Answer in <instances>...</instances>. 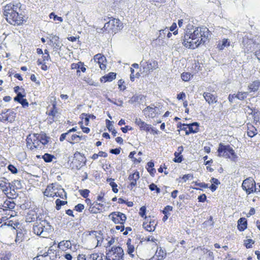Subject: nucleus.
Wrapping results in <instances>:
<instances>
[{
	"instance_id": "nucleus-27",
	"label": "nucleus",
	"mask_w": 260,
	"mask_h": 260,
	"mask_svg": "<svg viewBox=\"0 0 260 260\" xmlns=\"http://www.w3.org/2000/svg\"><path fill=\"white\" fill-rule=\"evenodd\" d=\"M44 225V227H42V230H43V232H45V237H47L48 236L49 232L52 231V226L47 220H46V223H45Z\"/></svg>"
},
{
	"instance_id": "nucleus-51",
	"label": "nucleus",
	"mask_w": 260,
	"mask_h": 260,
	"mask_svg": "<svg viewBox=\"0 0 260 260\" xmlns=\"http://www.w3.org/2000/svg\"><path fill=\"white\" fill-rule=\"evenodd\" d=\"M84 208V206L82 204H78L75 206V210L78 212H82Z\"/></svg>"
},
{
	"instance_id": "nucleus-7",
	"label": "nucleus",
	"mask_w": 260,
	"mask_h": 260,
	"mask_svg": "<svg viewBox=\"0 0 260 260\" xmlns=\"http://www.w3.org/2000/svg\"><path fill=\"white\" fill-rule=\"evenodd\" d=\"M109 216L115 224H123L126 219V215L120 212H113Z\"/></svg>"
},
{
	"instance_id": "nucleus-20",
	"label": "nucleus",
	"mask_w": 260,
	"mask_h": 260,
	"mask_svg": "<svg viewBox=\"0 0 260 260\" xmlns=\"http://www.w3.org/2000/svg\"><path fill=\"white\" fill-rule=\"evenodd\" d=\"M116 74L114 72H110L101 78V82H111L116 78Z\"/></svg>"
},
{
	"instance_id": "nucleus-48",
	"label": "nucleus",
	"mask_w": 260,
	"mask_h": 260,
	"mask_svg": "<svg viewBox=\"0 0 260 260\" xmlns=\"http://www.w3.org/2000/svg\"><path fill=\"white\" fill-rule=\"evenodd\" d=\"M24 96H25V95H23L21 92H19L14 98V100L15 102L19 103L23 99Z\"/></svg>"
},
{
	"instance_id": "nucleus-37",
	"label": "nucleus",
	"mask_w": 260,
	"mask_h": 260,
	"mask_svg": "<svg viewBox=\"0 0 260 260\" xmlns=\"http://www.w3.org/2000/svg\"><path fill=\"white\" fill-rule=\"evenodd\" d=\"M174 155L175 157L173 159V161L175 162L180 163L182 161L183 156L182 155L178 153L177 152H175L174 153Z\"/></svg>"
},
{
	"instance_id": "nucleus-18",
	"label": "nucleus",
	"mask_w": 260,
	"mask_h": 260,
	"mask_svg": "<svg viewBox=\"0 0 260 260\" xmlns=\"http://www.w3.org/2000/svg\"><path fill=\"white\" fill-rule=\"evenodd\" d=\"M8 180L5 178H3L0 179V188L5 194L8 193Z\"/></svg>"
},
{
	"instance_id": "nucleus-49",
	"label": "nucleus",
	"mask_w": 260,
	"mask_h": 260,
	"mask_svg": "<svg viewBox=\"0 0 260 260\" xmlns=\"http://www.w3.org/2000/svg\"><path fill=\"white\" fill-rule=\"evenodd\" d=\"M83 65V63L82 62H79L77 63H73L71 64L72 69L80 70L81 66Z\"/></svg>"
},
{
	"instance_id": "nucleus-53",
	"label": "nucleus",
	"mask_w": 260,
	"mask_h": 260,
	"mask_svg": "<svg viewBox=\"0 0 260 260\" xmlns=\"http://www.w3.org/2000/svg\"><path fill=\"white\" fill-rule=\"evenodd\" d=\"M193 176L192 174H188L186 175H184L182 177V179L184 180V182H186L188 180H191L193 179Z\"/></svg>"
},
{
	"instance_id": "nucleus-30",
	"label": "nucleus",
	"mask_w": 260,
	"mask_h": 260,
	"mask_svg": "<svg viewBox=\"0 0 260 260\" xmlns=\"http://www.w3.org/2000/svg\"><path fill=\"white\" fill-rule=\"evenodd\" d=\"M230 45V42L227 39H224L222 41L221 44H218V48L219 50H223L224 47L229 46Z\"/></svg>"
},
{
	"instance_id": "nucleus-54",
	"label": "nucleus",
	"mask_w": 260,
	"mask_h": 260,
	"mask_svg": "<svg viewBox=\"0 0 260 260\" xmlns=\"http://www.w3.org/2000/svg\"><path fill=\"white\" fill-rule=\"evenodd\" d=\"M106 126L109 131H112L113 129V126L112 124V122L108 119L106 120Z\"/></svg>"
},
{
	"instance_id": "nucleus-9",
	"label": "nucleus",
	"mask_w": 260,
	"mask_h": 260,
	"mask_svg": "<svg viewBox=\"0 0 260 260\" xmlns=\"http://www.w3.org/2000/svg\"><path fill=\"white\" fill-rule=\"evenodd\" d=\"M45 223H46V220H41L38 222V223H36L33 228L35 234L43 238L45 237L46 235L45 232L42 230V227H44Z\"/></svg>"
},
{
	"instance_id": "nucleus-38",
	"label": "nucleus",
	"mask_w": 260,
	"mask_h": 260,
	"mask_svg": "<svg viewBox=\"0 0 260 260\" xmlns=\"http://www.w3.org/2000/svg\"><path fill=\"white\" fill-rule=\"evenodd\" d=\"M248 94L247 92H238L236 94V98L240 100H243L247 97Z\"/></svg>"
},
{
	"instance_id": "nucleus-44",
	"label": "nucleus",
	"mask_w": 260,
	"mask_h": 260,
	"mask_svg": "<svg viewBox=\"0 0 260 260\" xmlns=\"http://www.w3.org/2000/svg\"><path fill=\"white\" fill-rule=\"evenodd\" d=\"M90 257V260H103L102 256H100L97 253L91 254Z\"/></svg>"
},
{
	"instance_id": "nucleus-46",
	"label": "nucleus",
	"mask_w": 260,
	"mask_h": 260,
	"mask_svg": "<svg viewBox=\"0 0 260 260\" xmlns=\"http://www.w3.org/2000/svg\"><path fill=\"white\" fill-rule=\"evenodd\" d=\"M79 192H80V194L84 198H87V197L89 196L90 191L88 189H85L80 190Z\"/></svg>"
},
{
	"instance_id": "nucleus-21",
	"label": "nucleus",
	"mask_w": 260,
	"mask_h": 260,
	"mask_svg": "<svg viewBox=\"0 0 260 260\" xmlns=\"http://www.w3.org/2000/svg\"><path fill=\"white\" fill-rule=\"evenodd\" d=\"M247 228V220L245 218H240L238 221V229L240 231H243Z\"/></svg>"
},
{
	"instance_id": "nucleus-35",
	"label": "nucleus",
	"mask_w": 260,
	"mask_h": 260,
	"mask_svg": "<svg viewBox=\"0 0 260 260\" xmlns=\"http://www.w3.org/2000/svg\"><path fill=\"white\" fill-rule=\"evenodd\" d=\"M57 113V110L56 107V105L54 104L53 105V107L52 109L50 110L47 112V114L49 116H52L53 117H55L56 114Z\"/></svg>"
},
{
	"instance_id": "nucleus-59",
	"label": "nucleus",
	"mask_w": 260,
	"mask_h": 260,
	"mask_svg": "<svg viewBox=\"0 0 260 260\" xmlns=\"http://www.w3.org/2000/svg\"><path fill=\"white\" fill-rule=\"evenodd\" d=\"M121 148L111 149L110 150V152L112 154L118 155L120 152Z\"/></svg>"
},
{
	"instance_id": "nucleus-45",
	"label": "nucleus",
	"mask_w": 260,
	"mask_h": 260,
	"mask_svg": "<svg viewBox=\"0 0 260 260\" xmlns=\"http://www.w3.org/2000/svg\"><path fill=\"white\" fill-rule=\"evenodd\" d=\"M254 241L252 239H247L244 241V245L247 248H250L252 247V244H254Z\"/></svg>"
},
{
	"instance_id": "nucleus-22",
	"label": "nucleus",
	"mask_w": 260,
	"mask_h": 260,
	"mask_svg": "<svg viewBox=\"0 0 260 260\" xmlns=\"http://www.w3.org/2000/svg\"><path fill=\"white\" fill-rule=\"evenodd\" d=\"M92 205H90L89 208V212L91 213H98L99 212H101V209H100L99 206L103 207L104 205L102 204L96 203L94 206H92Z\"/></svg>"
},
{
	"instance_id": "nucleus-8",
	"label": "nucleus",
	"mask_w": 260,
	"mask_h": 260,
	"mask_svg": "<svg viewBox=\"0 0 260 260\" xmlns=\"http://www.w3.org/2000/svg\"><path fill=\"white\" fill-rule=\"evenodd\" d=\"M255 181L251 178L245 179L242 183V187L244 190L246 191L247 194L253 193L252 186L255 187Z\"/></svg>"
},
{
	"instance_id": "nucleus-23",
	"label": "nucleus",
	"mask_w": 260,
	"mask_h": 260,
	"mask_svg": "<svg viewBox=\"0 0 260 260\" xmlns=\"http://www.w3.org/2000/svg\"><path fill=\"white\" fill-rule=\"evenodd\" d=\"M156 225V224L155 223V221L152 220L150 221L149 224L143 223V226L147 231L152 232L155 230Z\"/></svg>"
},
{
	"instance_id": "nucleus-12",
	"label": "nucleus",
	"mask_w": 260,
	"mask_h": 260,
	"mask_svg": "<svg viewBox=\"0 0 260 260\" xmlns=\"http://www.w3.org/2000/svg\"><path fill=\"white\" fill-rule=\"evenodd\" d=\"M41 220V219L39 217L38 214L34 211H30L25 217V221L27 222H31L36 220L37 221L36 223H38V222Z\"/></svg>"
},
{
	"instance_id": "nucleus-4",
	"label": "nucleus",
	"mask_w": 260,
	"mask_h": 260,
	"mask_svg": "<svg viewBox=\"0 0 260 260\" xmlns=\"http://www.w3.org/2000/svg\"><path fill=\"white\" fill-rule=\"evenodd\" d=\"M107 260H123L124 252L120 246H112L106 252Z\"/></svg>"
},
{
	"instance_id": "nucleus-17",
	"label": "nucleus",
	"mask_w": 260,
	"mask_h": 260,
	"mask_svg": "<svg viewBox=\"0 0 260 260\" xmlns=\"http://www.w3.org/2000/svg\"><path fill=\"white\" fill-rule=\"evenodd\" d=\"M203 96L207 102L210 105L216 103V97L210 92H204Z\"/></svg>"
},
{
	"instance_id": "nucleus-31",
	"label": "nucleus",
	"mask_w": 260,
	"mask_h": 260,
	"mask_svg": "<svg viewBox=\"0 0 260 260\" xmlns=\"http://www.w3.org/2000/svg\"><path fill=\"white\" fill-rule=\"evenodd\" d=\"M42 158L46 162H50L53 161V158H55V156L53 155L46 153L42 156Z\"/></svg>"
},
{
	"instance_id": "nucleus-61",
	"label": "nucleus",
	"mask_w": 260,
	"mask_h": 260,
	"mask_svg": "<svg viewBox=\"0 0 260 260\" xmlns=\"http://www.w3.org/2000/svg\"><path fill=\"white\" fill-rule=\"evenodd\" d=\"M115 240L114 239L112 238L107 243V245L106 246V251H107V249H111L112 247L111 246L114 243Z\"/></svg>"
},
{
	"instance_id": "nucleus-26",
	"label": "nucleus",
	"mask_w": 260,
	"mask_h": 260,
	"mask_svg": "<svg viewBox=\"0 0 260 260\" xmlns=\"http://www.w3.org/2000/svg\"><path fill=\"white\" fill-rule=\"evenodd\" d=\"M126 245L127 247V252L132 257L134 256L133 252L134 251L135 248L133 245L132 244V240L131 239H128L126 242Z\"/></svg>"
},
{
	"instance_id": "nucleus-32",
	"label": "nucleus",
	"mask_w": 260,
	"mask_h": 260,
	"mask_svg": "<svg viewBox=\"0 0 260 260\" xmlns=\"http://www.w3.org/2000/svg\"><path fill=\"white\" fill-rule=\"evenodd\" d=\"M259 86V82L258 81H255L253 82L251 84H250L248 87L249 88L253 91H255L258 90Z\"/></svg>"
},
{
	"instance_id": "nucleus-63",
	"label": "nucleus",
	"mask_w": 260,
	"mask_h": 260,
	"mask_svg": "<svg viewBox=\"0 0 260 260\" xmlns=\"http://www.w3.org/2000/svg\"><path fill=\"white\" fill-rule=\"evenodd\" d=\"M206 196L205 194H202L198 197V200L200 202H204L206 200Z\"/></svg>"
},
{
	"instance_id": "nucleus-33",
	"label": "nucleus",
	"mask_w": 260,
	"mask_h": 260,
	"mask_svg": "<svg viewBox=\"0 0 260 260\" xmlns=\"http://www.w3.org/2000/svg\"><path fill=\"white\" fill-rule=\"evenodd\" d=\"M139 127L141 130H143L146 132H149L150 129L153 130V129L150 127V125L145 123L144 121L140 124Z\"/></svg>"
},
{
	"instance_id": "nucleus-25",
	"label": "nucleus",
	"mask_w": 260,
	"mask_h": 260,
	"mask_svg": "<svg viewBox=\"0 0 260 260\" xmlns=\"http://www.w3.org/2000/svg\"><path fill=\"white\" fill-rule=\"evenodd\" d=\"M257 129L252 124H248L247 126V135L252 138L257 134Z\"/></svg>"
},
{
	"instance_id": "nucleus-57",
	"label": "nucleus",
	"mask_w": 260,
	"mask_h": 260,
	"mask_svg": "<svg viewBox=\"0 0 260 260\" xmlns=\"http://www.w3.org/2000/svg\"><path fill=\"white\" fill-rule=\"evenodd\" d=\"M110 186L112 188V190L114 193H117L118 191V189H117V184L114 182H111Z\"/></svg>"
},
{
	"instance_id": "nucleus-34",
	"label": "nucleus",
	"mask_w": 260,
	"mask_h": 260,
	"mask_svg": "<svg viewBox=\"0 0 260 260\" xmlns=\"http://www.w3.org/2000/svg\"><path fill=\"white\" fill-rule=\"evenodd\" d=\"M12 186L16 189H19L22 188V183L20 180H14L12 182Z\"/></svg>"
},
{
	"instance_id": "nucleus-40",
	"label": "nucleus",
	"mask_w": 260,
	"mask_h": 260,
	"mask_svg": "<svg viewBox=\"0 0 260 260\" xmlns=\"http://www.w3.org/2000/svg\"><path fill=\"white\" fill-rule=\"evenodd\" d=\"M191 74L188 72H184L181 74V77L183 81L187 82L190 79Z\"/></svg>"
},
{
	"instance_id": "nucleus-2",
	"label": "nucleus",
	"mask_w": 260,
	"mask_h": 260,
	"mask_svg": "<svg viewBox=\"0 0 260 260\" xmlns=\"http://www.w3.org/2000/svg\"><path fill=\"white\" fill-rule=\"evenodd\" d=\"M21 4L12 2L4 7V15L8 22L12 25H20L23 22V15L20 12Z\"/></svg>"
},
{
	"instance_id": "nucleus-64",
	"label": "nucleus",
	"mask_w": 260,
	"mask_h": 260,
	"mask_svg": "<svg viewBox=\"0 0 260 260\" xmlns=\"http://www.w3.org/2000/svg\"><path fill=\"white\" fill-rule=\"evenodd\" d=\"M186 97L185 93L183 92H181L177 95V99L178 100H183Z\"/></svg>"
},
{
	"instance_id": "nucleus-10",
	"label": "nucleus",
	"mask_w": 260,
	"mask_h": 260,
	"mask_svg": "<svg viewBox=\"0 0 260 260\" xmlns=\"http://www.w3.org/2000/svg\"><path fill=\"white\" fill-rule=\"evenodd\" d=\"M158 68L157 62L155 60H148L143 64V72L148 73Z\"/></svg>"
},
{
	"instance_id": "nucleus-55",
	"label": "nucleus",
	"mask_w": 260,
	"mask_h": 260,
	"mask_svg": "<svg viewBox=\"0 0 260 260\" xmlns=\"http://www.w3.org/2000/svg\"><path fill=\"white\" fill-rule=\"evenodd\" d=\"M167 31L165 32V29L160 30L159 31V36H158L157 40H160V39H162L165 37V35H167Z\"/></svg>"
},
{
	"instance_id": "nucleus-62",
	"label": "nucleus",
	"mask_w": 260,
	"mask_h": 260,
	"mask_svg": "<svg viewBox=\"0 0 260 260\" xmlns=\"http://www.w3.org/2000/svg\"><path fill=\"white\" fill-rule=\"evenodd\" d=\"M19 103L23 107H28V102L25 99H23Z\"/></svg>"
},
{
	"instance_id": "nucleus-1",
	"label": "nucleus",
	"mask_w": 260,
	"mask_h": 260,
	"mask_svg": "<svg viewBox=\"0 0 260 260\" xmlns=\"http://www.w3.org/2000/svg\"><path fill=\"white\" fill-rule=\"evenodd\" d=\"M209 31L207 27H196L192 33L186 32L182 38V44L190 49H195L204 44Z\"/></svg>"
},
{
	"instance_id": "nucleus-15",
	"label": "nucleus",
	"mask_w": 260,
	"mask_h": 260,
	"mask_svg": "<svg viewBox=\"0 0 260 260\" xmlns=\"http://www.w3.org/2000/svg\"><path fill=\"white\" fill-rule=\"evenodd\" d=\"M56 189H57L55 187L53 183L49 184L44 191V194L48 197H54V191H55Z\"/></svg>"
},
{
	"instance_id": "nucleus-14",
	"label": "nucleus",
	"mask_w": 260,
	"mask_h": 260,
	"mask_svg": "<svg viewBox=\"0 0 260 260\" xmlns=\"http://www.w3.org/2000/svg\"><path fill=\"white\" fill-rule=\"evenodd\" d=\"M140 178V174L139 172H136L128 176V180L131 181L130 185L132 188L137 185V181Z\"/></svg>"
},
{
	"instance_id": "nucleus-11",
	"label": "nucleus",
	"mask_w": 260,
	"mask_h": 260,
	"mask_svg": "<svg viewBox=\"0 0 260 260\" xmlns=\"http://www.w3.org/2000/svg\"><path fill=\"white\" fill-rule=\"evenodd\" d=\"M33 137L38 139L40 141V142L44 146L47 144L50 140V138L47 136L46 134L44 133H41L40 134H34L33 135Z\"/></svg>"
},
{
	"instance_id": "nucleus-13",
	"label": "nucleus",
	"mask_w": 260,
	"mask_h": 260,
	"mask_svg": "<svg viewBox=\"0 0 260 260\" xmlns=\"http://www.w3.org/2000/svg\"><path fill=\"white\" fill-rule=\"evenodd\" d=\"M50 41L52 44V46L54 48L60 50L62 44L59 41L58 36L52 34L50 35Z\"/></svg>"
},
{
	"instance_id": "nucleus-39",
	"label": "nucleus",
	"mask_w": 260,
	"mask_h": 260,
	"mask_svg": "<svg viewBox=\"0 0 260 260\" xmlns=\"http://www.w3.org/2000/svg\"><path fill=\"white\" fill-rule=\"evenodd\" d=\"M16 113L14 112H10L9 114L7 115V117H5L7 121L12 122L15 120Z\"/></svg>"
},
{
	"instance_id": "nucleus-43",
	"label": "nucleus",
	"mask_w": 260,
	"mask_h": 260,
	"mask_svg": "<svg viewBox=\"0 0 260 260\" xmlns=\"http://www.w3.org/2000/svg\"><path fill=\"white\" fill-rule=\"evenodd\" d=\"M149 188L151 191L155 190L156 192L158 193L160 192V189L157 185L152 183L149 185Z\"/></svg>"
},
{
	"instance_id": "nucleus-36",
	"label": "nucleus",
	"mask_w": 260,
	"mask_h": 260,
	"mask_svg": "<svg viewBox=\"0 0 260 260\" xmlns=\"http://www.w3.org/2000/svg\"><path fill=\"white\" fill-rule=\"evenodd\" d=\"M67 201H61L60 199H57L55 201L56 209L59 210L60 209L61 206L67 204Z\"/></svg>"
},
{
	"instance_id": "nucleus-60",
	"label": "nucleus",
	"mask_w": 260,
	"mask_h": 260,
	"mask_svg": "<svg viewBox=\"0 0 260 260\" xmlns=\"http://www.w3.org/2000/svg\"><path fill=\"white\" fill-rule=\"evenodd\" d=\"M52 16H53L54 20H57L59 21L60 22H62L63 21V19L62 18V17L57 16V15H55L54 13H51L50 14V18H51Z\"/></svg>"
},
{
	"instance_id": "nucleus-16",
	"label": "nucleus",
	"mask_w": 260,
	"mask_h": 260,
	"mask_svg": "<svg viewBox=\"0 0 260 260\" xmlns=\"http://www.w3.org/2000/svg\"><path fill=\"white\" fill-rule=\"evenodd\" d=\"M15 203L14 201L10 200H6L4 202L1 209H3L4 211H7L8 210H12L15 207Z\"/></svg>"
},
{
	"instance_id": "nucleus-6",
	"label": "nucleus",
	"mask_w": 260,
	"mask_h": 260,
	"mask_svg": "<svg viewBox=\"0 0 260 260\" xmlns=\"http://www.w3.org/2000/svg\"><path fill=\"white\" fill-rule=\"evenodd\" d=\"M122 28V24L120 20L117 19L113 18L110 20L108 22L106 23L103 29L108 30H112V32L116 33Z\"/></svg>"
},
{
	"instance_id": "nucleus-28",
	"label": "nucleus",
	"mask_w": 260,
	"mask_h": 260,
	"mask_svg": "<svg viewBox=\"0 0 260 260\" xmlns=\"http://www.w3.org/2000/svg\"><path fill=\"white\" fill-rule=\"evenodd\" d=\"M155 108L147 106L146 108L143 110V112L145 115H147L148 116H153V113L155 112Z\"/></svg>"
},
{
	"instance_id": "nucleus-19",
	"label": "nucleus",
	"mask_w": 260,
	"mask_h": 260,
	"mask_svg": "<svg viewBox=\"0 0 260 260\" xmlns=\"http://www.w3.org/2000/svg\"><path fill=\"white\" fill-rule=\"evenodd\" d=\"M182 125L183 126H187L188 129L189 130V132H190L191 133H197L199 132V124L197 122H194L188 124L184 123Z\"/></svg>"
},
{
	"instance_id": "nucleus-56",
	"label": "nucleus",
	"mask_w": 260,
	"mask_h": 260,
	"mask_svg": "<svg viewBox=\"0 0 260 260\" xmlns=\"http://www.w3.org/2000/svg\"><path fill=\"white\" fill-rule=\"evenodd\" d=\"M146 211V207L145 206L141 207L140 208V212H139L140 215L141 217H143L145 215Z\"/></svg>"
},
{
	"instance_id": "nucleus-29",
	"label": "nucleus",
	"mask_w": 260,
	"mask_h": 260,
	"mask_svg": "<svg viewBox=\"0 0 260 260\" xmlns=\"http://www.w3.org/2000/svg\"><path fill=\"white\" fill-rule=\"evenodd\" d=\"M147 166L148 171L151 175L153 176L156 172L155 169L153 168L154 166V163L152 161H149L147 163Z\"/></svg>"
},
{
	"instance_id": "nucleus-24",
	"label": "nucleus",
	"mask_w": 260,
	"mask_h": 260,
	"mask_svg": "<svg viewBox=\"0 0 260 260\" xmlns=\"http://www.w3.org/2000/svg\"><path fill=\"white\" fill-rule=\"evenodd\" d=\"M82 136H80L76 134L72 135L71 136L70 135L67 138V141L71 144H74V142L73 141H75L76 143H78L82 139Z\"/></svg>"
},
{
	"instance_id": "nucleus-3",
	"label": "nucleus",
	"mask_w": 260,
	"mask_h": 260,
	"mask_svg": "<svg viewBox=\"0 0 260 260\" xmlns=\"http://www.w3.org/2000/svg\"><path fill=\"white\" fill-rule=\"evenodd\" d=\"M218 156L226 158H230L232 161L236 162L237 160L238 156L234 150L230 145H224L220 143L217 149Z\"/></svg>"
},
{
	"instance_id": "nucleus-5",
	"label": "nucleus",
	"mask_w": 260,
	"mask_h": 260,
	"mask_svg": "<svg viewBox=\"0 0 260 260\" xmlns=\"http://www.w3.org/2000/svg\"><path fill=\"white\" fill-rule=\"evenodd\" d=\"M251 34L246 35L243 38L242 47L245 53L252 52L254 50V47L256 45L255 42L252 38Z\"/></svg>"
},
{
	"instance_id": "nucleus-58",
	"label": "nucleus",
	"mask_w": 260,
	"mask_h": 260,
	"mask_svg": "<svg viewBox=\"0 0 260 260\" xmlns=\"http://www.w3.org/2000/svg\"><path fill=\"white\" fill-rule=\"evenodd\" d=\"M69 132H67V133H63L60 136V138H59V140L61 142H62L67 137H68V136H69Z\"/></svg>"
},
{
	"instance_id": "nucleus-41",
	"label": "nucleus",
	"mask_w": 260,
	"mask_h": 260,
	"mask_svg": "<svg viewBox=\"0 0 260 260\" xmlns=\"http://www.w3.org/2000/svg\"><path fill=\"white\" fill-rule=\"evenodd\" d=\"M57 196L61 199L67 198V193L63 188L58 189Z\"/></svg>"
},
{
	"instance_id": "nucleus-47",
	"label": "nucleus",
	"mask_w": 260,
	"mask_h": 260,
	"mask_svg": "<svg viewBox=\"0 0 260 260\" xmlns=\"http://www.w3.org/2000/svg\"><path fill=\"white\" fill-rule=\"evenodd\" d=\"M173 210V207L170 205H167L165 207V208L162 210V213L164 214L170 215V214L169 213V211H171Z\"/></svg>"
},
{
	"instance_id": "nucleus-52",
	"label": "nucleus",
	"mask_w": 260,
	"mask_h": 260,
	"mask_svg": "<svg viewBox=\"0 0 260 260\" xmlns=\"http://www.w3.org/2000/svg\"><path fill=\"white\" fill-rule=\"evenodd\" d=\"M30 142L32 143V146L34 148H38L39 146V142L40 141L35 138V137L33 138V139L30 140Z\"/></svg>"
},
{
	"instance_id": "nucleus-42",
	"label": "nucleus",
	"mask_w": 260,
	"mask_h": 260,
	"mask_svg": "<svg viewBox=\"0 0 260 260\" xmlns=\"http://www.w3.org/2000/svg\"><path fill=\"white\" fill-rule=\"evenodd\" d=\"M94 59L95 60H98L99 63L103 62L106 59L105 57L104 56H102L100 54L95 55L94 56Z\"/></svg>"
},
{
	"instance_id": "nucleus-50",
	"label": "nucleus",
	"mask_w": 260,
	"mask_h": 260,
	"mask_svg": "<svg viewBox=\"0 0 260 260\" xmlns=\"http://www.w3.org/2000/svg\"><path fill=\"white\" fill-rule=\"evenodd\" d=\"M8 169L13 174H16L18 172L17 169L12 165H9L8 166Z\"/></svg>"
}]
</instances>
